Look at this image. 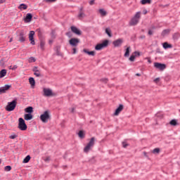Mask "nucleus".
<instances>
[{"mask_svg":"<svg viewBox=\"0 0 180 180\" xmlns=\"http://www.w3.org/2000/svg\"><path fill=\"white\" fill-rule=\"evenodd\" d=\"M18 101L16 99L13 100L11 102H8L6 106V110H7V112H13V110H15Z\"/></svg>","mask_w":180,"mask_h":180,"instance_id":"obj_1","label":"nucleus"},{"mask_svg":"<svg viewBox=\"0 0 180 180\" xmlns=\"http://www.w3.org/2000/svg\"><path fill=\"white\" fill-rule=\"evenodd\" d=\"M95 146V137H92L89 142L87 143L86 147L84 148V153H89L91 150H92V148Z\"/></svg>","mask_w":180,"mask_h":180,"instance_id":"obj_2","label":"nucleus"},{"mask_svg":"<svg viewBox=\"0 0 180 180\" xmlns=\"http://www.w3.org/2000/svg\"><path fill=\"white\" fill-rule=\"evenodd\" d=\"M18 128L21 130V131H25V130H27V125L26 124V122H25V120L22 117H20L18 119Z\"/></svg>","mask_w":180,"mask_h":180,"instance_id":"obj_3","label":"nucleus"},{"mask_svg":"<svg viewBox=\"0 0 180 180\" xmlns=\"http://www.w3.org/2000/svg\"><path fill=\"white\" fill-rule=\"evenodd\" d=\"M39 119L43 122V123H47V122H49V119H50V114H49V111L46 110L41 115Z\"/></svg>","mask_w":180,"mask_h":180,"instance_id":"obj_4","label":"nucleus"},{"mask_svg":"<svg viewBox=\"0 0 180 180\" xmlns=\"http://www.w3.org/2000/svg\"><path fill=\"white\" fill-rule=\"evenodd\" d=\"M108 44H109V41L106 39L101 44H98L95 46V50H97V51L102 50L103 49H105V47H108Z\"/></svg>","mask_w":180,"mask_h":180,"instance_id":"obj_5","label":"nucleus"},{"mask_svg":"<svg viewBox=\"0 0 180 180\" xmlns=\"http://www.w3.org/2000/svg\"><path fill=\"white\" fill-rule=\"evenodd\" d=\"M69 44H70V46L72 47H77L78 44H79V39H78V38H71L69 40Z\"/></svg>","mask_w":180,"mask_h":180,"instance_id":"obj_6","label":"nucleus"},{"mask_svg":"<svg viewBox=\"0 0 180 180\" xmlns=\"http://www.w3.org/2000/svg\"><path fill=\"white\" fill-rule=\"evenodd\" d=\"M44 96H54L56 95L53 93V91L50 89L44 88L43 89Z\"/></svg>","mask_w":180,"mask_h":180,"instance_id":"obj_7","label":"nucleus"},{"mask_svg":"<svg viewBox=\"0 0 180 180\" xmlns=\"http://www.w3.org/2000/svg\"><path fill=\"white\" fill-rule=\"evenodd\" d=\"M29 40L30 41V44L34 46L36 42L34 41V31H30L29 34Z\"/></svg>","mask_w":180,"mask_h":180,"instance_id":"obj_8","label":"nucleus"},{"mask_svg":"<svg viewBox=\"0 0 180 180\" xmlns=\"http://www.w3.org/2000/svg\"><path fill=\"white\" fill-rule=\"evenodd\" d=\"M11 87L12 85L9 84H6L4 86L0 87V95H2V94H6V91H8Z\"/></svg>","mask_w":180,"mask_h":180,"instance_id":"obj_9","label":"nucleus"},{"mask_svg":"<svg viewBox=\"0 0 180 180\" xmlns=\"http://www.w3.org/2000/svg\"><path fill=\"white\" fill-rule=\"evenodd\" d=\"M154 67L155 68H158V70H160V71H164V70H165V68H167L165 64H162V63H155Z\"/></svg>","mask_w":180,"mask_h":180,"instance_id":"obj_10","label":"nucleus"},{"mask_svg":"<svg viewBox=\"0 0 180 180\" xmlns=\"http://www.w3.org/2000/svg\"><path fill=\"white\" fill-rule=\"evenodd\" d=\"M70 30L72 32V33H75V34H77V36H81V30H79L77 27L75 26H71Z\"/></svg>","mask_w":180,"mask_h":180,"instance_id":"obj_11","label":"nucleus"},{"mask_svg":"<svg viewBox=\"0 0 180 180\" xmlns=\"http://www.w3.org/2000/svg\"><path fill=\"white\" fill-rule=\"evenodd\" d=\"M33 18V15H32V13H28L26 15V17L24 18V22L25 23H29L30 22H32V19Z\"/></svg>","mask_w":180,"mask_h":180,"instance_id":"obj_12","label":"nucleus"},{"mask_svg":"<svg viewBox=\"0 0 180 180\" xmlns=\"http://www.w3.org/2000/svg\"><path fill=\"white\" fill-rule=\"evenodd\" d=\"M123 43V39H118L112 42V44L114 47H120V46H122Z\"/></svg>","mask_w":180,"mask_h":180,"instance_id":"obj_13","label":"nucleus"},{"mask_svg":"<svg viewBox=\"0 0 180 180\" xmlns=\"http://www.w3.org/2000/svg\"><path fill=\"white\" fill-rule=\"evenodd\" d=\"M32 71H33L34 75H35V77H41V75L40 74V70L38 69L37 67H36V66L32 68Z\"/></svg>","mask_w":180,"mask_h":180,"instance_id":"obj_14","label":"nucleus"},{"mask_svg":"<svg viewBox=\"0 0 180 180\" xmlns=\"http://www.w3.org/2000/svg\"><path fill=\"white\" fill-rule=\"evenodd\" d=\"M123 105L120 104L119 107L115 110V112L114 113L115 116H119V114L120 113V112H122V110H123Z\"/></svg>","mask_w":180,"mask_h":180,"instance_id":"obj_15","label":"nucleus"},{"mask_svg":"<svg viewBox=\"0 0 180 180\" xmlns=\"http://www.w3.org/2000/svg\"><path fill=\"white\" fill-rule=\"evenodd\" d=\"M140 22V20H138L137 18H135L134 17L131 18V21L129 22V25L131 26H136L137 23Z\"/></svg>","mask_w":180,"mask_h":180,"instance_id":"obj_16","label":"nucleus"},{"mask_svg":"<svg viewBox=\"0 0 180 180\" xmlns=\"http://www.w3.org/2000/svg\"><path fill=\"white\" fill-rule=\"evenodd\" d=\"M19 41H20V43H25V41H26V37H25V33L23 32L20 33Z\"/></svg>","mask_w":180,"mask_h":180,"instance_id":"obj_17","label":"nucleus"},{"mask_svg":"<svg viewBox=\"0 0 180 180\" xmlns=\"http://www.w3.org/2000/svg\"><path fill=\"white\" fill-rule=\"evenodd\" d=\"M83 53H85V54H88V56H92L93 57L94 56H95V51H89L86 49H83Z\"/></svg>","mask_w":180,"mask_h":180,"instance_id":"obj_18","label":"nucleus"},{"mask_svg":"<svg viewBox=\"0 0 180 180\" xmlns=\"http://www.w3.org/2000/svg\"><path fill=\"white\" fill-rule=\"evenodd\" d=\"M29 82L32 86V88H34L35 85H36V81L34 80V78L33 77H30L29 78Z\"/></svg>","mask_w":180,"mask_h":180,"instance_id":"obj_19","label":"nucleus"},{"mask_svg":"<svg viewBox=\"0 0 180 180\" xmlns=\"http://www.w3.org/2000/svg\"><path fill=\"white\" fill-rule=\"evenodd\" d=\"M25 112L27 113V114H31L33 113V107L32 106H29L27 108H26L25 109Z\"/></svg>","mask_w":180,"mask_h":180,"instance_id":"obj_20","label":"nucleus"},{"mask_svg":"<svg viewBox=\"0 0 180 180\" xmlns=\"http://www.w3.org/2000/svg\"><path fill=\"white\" fill-rule=\"evenodd\" d=\"M24 119H25V120H27V121L32 120V119H33V115L25 114Z\"/></svg>","mask_w":180,"mask_h":180,"instance_id":"obj_21","label":"nucleus"},{"mask_svg":"<svg viewBox=\"0 0 180 180\" xmlns=\"http://www.w3.org/2000/svg\"><path fill=\"white\" fill-rule=\"evenodd\" d=\"M131 50V48H130V46H128L126 50H125V53L124 54V57H129V56H130V51Z\"/></svg>","mask_w":180,"mask_h":180,"instance_id":"obj_22","label":"nucleus"},{"mask_svg":"<svg viewBox=\"0 0 180 180\" xmlns=\"http://www.w3.org/2000/svg\"><path fill=\"white\" fill-rule=\"evenodd\" d=\"M39 46H40L41 50H42V51H44V46H46V41H44V40H41Z\"/></svg>","mask_w":180,"mask_h":180,"instance_id":"obj_23","label":"nucleus"},{"mask_svg":"<svg viewBox=\"0 0 180 180\" xmlns=\"http://www.w3.org/2000/svg\"><path fill=\"white\" fill-rule=\"evenodd\" d=\"M6 75V70L3 69L0 71V78H4Z\"/></svg>","mask_w":180,"mask_h":180,"instance_id":"obj_24","label":"nucleus"},{"mask_svg":"<svg viewBox=\"0 0 180 180\" xmlns=\"http://www.w3.org/2000/svg\"><path fill=\"white\" fill-rule=\"evenodd\" d=\"M60 46H57L54 49L57 56H61V52H60Z\"/></svg>","mask_w":180,"mask_h":180,"instance_id":"obj_25","label":"nucleus"},{"mask_svg":"<svg viewBox=\"0 0 180 180\" xmlns=\"http://www.w3.org/2000/svg\"><path fill=\"white\" fill-rule=\"evenodd\" d=\"M30 155H27L25 158H24V160H23V161H22V162L24 163V164H27V162H29L30 161Z\"/></svg>","mask_w":180,"mask_h":180,"instance_id":"obj_26","label":"nucleus"},{"mask_svg":"<svg viewBox=\"0 0 180 180\" xmlns=\"http://www.w3.org/2000/svg\"><path fill=\"white\" fill-rule=\"evenodd\" d=\"M98 12L102 16H106L107 15L106 11H105L103 8L99 9Z\"/></svg>","mask_w":180,"mask_h":180,"instance_id":"obj_27","label":"nucleus"},{"mask_svg":"<svg viewBox=\"0 0 180 180\" xmlns=\"http://www.w3.org/2000/svg\"><path fill=\"white\" fill-rule=\"evenodd\" d=\"M134 18H135V19H138L139 20H140V18H141V12L139 11L136 13Z\"/></svg>","mask_w":180,"mask_h":180,"instance_id":"obj_28","label":"nucleus"},{"mask_svg":"<svg viewBox=\"0 0 180 180\" xmlns=\"http://www.w3.org/2000/svg\"><path fill=\"white\" fill-rule=\"evenodd\" d=\"M170 32H171V30L169 29L165 30L162 32V36H167V34H169Z\"/></svg>","mask_w":180,"mask_h":180,"instance_id":"obj_29","label":"nucleus"},{"mask_svg":"<svg viewBox=\"0 0 180 180\" xmlns=\"http://www.w3.org/2000/svg\"><path fill=\"white\" fill-rule=\"evenodd\" d=\"M105 33L109 37H112V31L110 30V28H106Z\"/></svg>","mask_w":180,"mask_h":180,"instance_id":"obj_30","label":"nucleus"},{"mask_svg":"<svg viewBox=\"0 0 180 180\" xmlns=\"http://www.w3.org/2000/svg\"><path fill=\"white\" fill-rule=\"evenodd\" d=\"M82 9H83V8H80L81 11H80V13L79 14V19H82V18H85V13H84V12H82Z\"/></svg>","mask_w":180,"mask_h":180,"instance_id":"obj_31","label":"nucleus"},{"mask_svg":"<svg viewBox=\"0 0 180 180\" xmlns=\"http://www.w3.org/2000/svg\"><path fill=\"white\" fill-rule=\"evenodd\" d=\"M78 136L80 139H84V137H85V133L84 132V131H79L78 133Z\"/></svg>","mask_w":180,"mask_h":180,"instance_id":"obj_32","label":"nucleus"},{"mask_svg":"<svg viewBox=\"0 0 180 180\" xmlns=\"http://www.w3.org/2000/svg\"><path fill=\"white\" fill-rule=\"evenodd\" d=\"M180 37V34L176 32L173 34V39L174 40H178V39Z\"/></svg>","mask_w":180,"mask_h":180,"instance_id":"obj_33","label":"nucleus"},{"mask_svg":"<svg viewBox=\"0 0 180 180\" xmlns=\"http://www.w3.org/2000/svg\"><path fill=\"white\" fill-rule=\"evenodd\" d=\"M169 124H171V126H176L178 122H176V120H172L170 121Z\"/></svg>","mask_w":180,"mask_h":180,"instance_id":"obj_34","label":"nucleus"},{"mask_svg":"<svg viewBox=\"0 0 180 180\" xmlns=\"http://www.w3.org/2000/svg\"><path fill=\"white\" fill-rule=\"evenodd\" d=\"M141 4L146 5V4H151V0H141Z\"/></svg>","mask_w":180,"mask_h":180,"instance_id":"obj_35","label":"nucleus"},{"mask_svg":"<svg viewBox=\"0 0 180 180\" xmlns=\"http://www.w3.org/2000/svg\"><path fill=\"white\" fill-rule=\"evenodd\" d=\"M20 9H27V6L25 4H21L19 6Z\"/></svg>","mask_w":180,"mask_h":180,"instance_id":"obj_36","label":"nucleus"},{"mask_svg":"<svg viewBox=\"0 0 180 180\" xmlns=\"http://www.w3.org/2000/svg\"><path fill=\"white\" fill-rule=\"evenodd\" d=\"M12 169V167L8 165V166H6L4 167V171H6V172H9V171H11Z\"/></svg>","mask_w":180,"mask_h":180,"instance_id":"obj_37","label":"nucleus"},{"mask_svg":"<svg viewBox=\"0 0 180 180\" xmlns=\"http://www.w3.org/2000/svg\"><path fill=\"white\" fill-rule=\"evenodd\" d=\"M152 153L153 154H159L160 153V148H156L153 149Z\"/></svg>","mask_w":180,"mask_h":180,"instance_id":"obj_38","label":"nucleus"},{"mask_svg":"<svg viewBox=\"0 0 180 180\" xmlns=\"http://www.w3.org/2000/svg\"><path fill=\"white\" fill-rule=\"evenodd\" d=\"M163 47H164L165 49H170L171 44H169L168 43L165 42V43L163 44Z\"/></svg>","mask_w":180,"mask_h":180,"instance_id":"obj_39","label":"nucleus"},{"mask_svg":"<svg viewBox=\"0 0 180 180\" xmlns=\"http://www.w3.org/2000/svg\"><path fill=\"white\" fill-rule=\"evenodd\" d=\"M28 63H36V59L34 57H30L28 60Z\"/></svg>","mask_w":180,"mask_h":180,"instance_id":"obj_40","label":"nucleus"},{"mask_svg":"<svg viewBox=\"0 0 180 180\" xmlns=\"http://www.w3.org/2000/svg\"><path fill=\"white\" fill-rule=\"evenodd\" d=\"M134 60H136V56H134V54L132 53V55L130 56L129 58V61H134Z\"/></svg>","mask_w":180,"mask_h":180,"instance_id":"obj_41","label":"nucleus"},{"mask_svg":"<svg viewBox=\"0 0 180 180\" xmlns=\"http://www.w3.org/2000/svg\"><path fill=\"white\" fill-rule=\"evenodd\" d=\"M44 2H46L47 4H51V2H56L57 0H44Z\"/></svg>","mask_w":180,"mask_h":180,"instance_id":"obj_42","label":"nucleus"},{"mask_svg":"<svg viewBox=\"0 0 180 180\" xmlns=\"http://www.w3.org/2000/svg\"><path fill=\"white\" fill-rule=\"evenodd\" d=\"M132 54H134V56H135V57H137V56H140V52H139V51H135Z\"/></svg>","mask_w":180,"mask_h":180,"instance_id":"obj_43","label":"nucleus"},{"mask_svg":"<svg viewBox=\"0 0 180 180\" xmlns=\"http://www.w3.org/2000/svg\"><path fill=\"white\" fill-rule=\"evenodd\" d=\"M101 82H104L105 84L108 83V79L107 78H103L101 79Z\"/></svg>","mask_w":180,"mask_h":180,"instance_id":"obj_44","label":"nucleus"},{"mask_svg":"<svg viewBox=\"0 0 180 180\" xmlns=\"http://www.w3.org/2000/svg\"><path fill=\"white\" fill-rule=\"evenodd\" d=\"M18 137L17 135H11L10 136V139H11V140H14V139H16Z\"/></svg>","mask_w":180,"mask_h":180,"instance_id":"obj_45","label":"nucleus"},{"mask_svg":"<svg viewBox=\"0 0 180 180\" xmlns=\"http://www.w3.org/2000/svg\"><path fill=\"white\" fill-rule=\"evenodd\" d=\"M72 54H77V47H73L72 48Z\"/></svg>","mask_w":180,"mask_h":180,"instance_id":"obj_46","label":"nucleus"},{"mask_svg":"<svg viewBox=\"0 0 180 180\" xmlns=\"http://www.w3.org/2000/svg\"><path fill=\"white\" fill-rule=\"evenodd\" d=\"M127 146H129V144H127L126 142H122V147H124V148H126Z\"/></svg>","mask_w":180,"mask_h":180,"instance_id":"obj_47","label":"nucleus"},{"mask_svg":"<svg viewBox=\"0 0 180 180\" xmlns=\"http://www.w3.org/2000/svg\"><path fill=\"white\" fill-rule=\"evenodd\" d=\"M153 81L155 82V84H158V82H160V77L155 79Z\"/></svg>","mask_w":180,"mask_h":180,"instance_id":"obj_48","label":"nucleus"},{"mask_svg":"<svg viewBox=\"0 0 180 180\" xmlns=\"http://www.w3.org/2000/svg\"><path fill=\"white\" fill-rule=\"evenodd\" d=\"M89 5L92 6V5H95V0H91L89 1Z\"/></svg>","mask_w":180,"mask_h":180,"instance_id":"obj_49","label":"nucleus"},{"mask_svg":"<svg viewBox=\"0 0 180 180\" xmlns=\"http://www.w3.org/2000/svg\"><path fill=\"white\" fill-rule=\"evenodd\" d=\"M18 69V65H13V67L12 68L13 70H17Z\"/></svg>","mask_w":180,"mask_h":180,"instance_id":"obj_50","label":"nucleus"},{"mask_svg":"<svg viewBox=\"0 0 180 180\" xmlns=\"http://www.w3.org/2000/svg\"><path fill=\"white\" fill-rule=\"evenodd\" d=\"M53 39H49V44H50L51 46V44H53Z\"/></svg>","mask_w":180,"mask_h":180,"instance_id":"obj_51","label":"nucleus"},{"mask_svg":"<svg viewBox=\"0 0 180 180\" xmlns=\"http://www.w3.org/2000/svg\"><path fill=\"white\" fill-rule=\"evenodd\" d=\"M153 30H149V31H148V34H149L150 36H151V34H153Z\"/></svg>","mask_w":180,"mask_h":180,"instance_id":"obj_52","label":"nucleus"},{"mask_svg":"<svg viewBox=\"0 0 180 180\" xmlns=\"http://www.w3.org/2000/svg\"><path fill=\"white\" fill-rule=\"evenodd\" d=\"M70 112L72 113H74V112H75V108H72L71 110H70Z\"/></svg>","mask_w":180,"mask_h":180,"instance_id":"obj_53","label":"nucleus"},{"mask_svg":"<svg viewBox=\"0 0 180 180\" xmlns=\"http://www.w3.org/2000/svg\"><path fill=\"white\" fill-rule=\"evenodd\" d=\"M51 158L50 157H47L46 158H45L44 161L47 162V161H50Z\"/></svg>","mask_w":180,"mask_h":180,"instance_id":"obj_54","label":"nucleus"},{"mask_svg":"<svg viewBox=\"0 0 180 180\" xmlns=\"http://www.w3.org/2000/svg\"><path fill=\"white\" fill-rule=\"evenodd\" d=\"M5 2H6V0H0V4H5Z\"/></svg>","mask_w":180,"mask_h":180,"instance_id":"obj_55","label":"nucleus"},{"mask_svg":"<svg viewBox=\"0 0 180 180\" xmlns=\"http://www.w3.org/2000/svg\"><path fill=\"white\" fill-rule=\"evenodd\" d=\"M51 37L52 39H56V37L54 36V32H51Z\"/></svg>","mask_w":180,"mask_h":180,"instance_id":"obj_56","label":"nucleus"},{"mask_svg":"<svg viewBox=\"0 0 180 180\" xmlns=\"http://www.w3.org/2000/svg\"><path fill=\"white\" fill-rule=\"evenodd\" d=\"M143 15H147V10H143Z\"/></svg>","mask_w":180,"mask_h":180,"instance_id":"obj_57","label":"nucleus"},{"mask_svg":"<svg viewBox=\"0 0 180 180\" xmlns=\"http://www.w3.org/2000/svg\"><path fill=\"white\" fill-rule=\"evenodd\" d=\"M148 60V63H149V64H151V60L149 58H147Z\"/></svg>","mask_w":180,"mask_h":180,"instance_id":"obj_58","label":"nucleus"},{"mask_svg":"<svg viewBox=\"0 0 180 180\" xmlns=\"http://www.w3.org/2000/svg\"><path fill=\"white\" fill-rule=\"evenodd\" d=\"M136 77H141V75L139 73H136Z\"/></svg>","mask_w":180,"mask_h":180,"instance_id":"obj_59","label":"nucleus"},{"mask_svg":"<svg viewBox=\"0 0 180 180\" xmlns=\"http://www.w3.org/2000/svg\"><path fill=\"white\" fill-rule=\"evenodd\" d=\"M2 163V160L0 159V165Z\"/></svg>","mask_w":180,"mask_h":180,"instance_id":"obj_60","label":"nucleus"},{"mask_svg":"<svg viewBox=\"0 0 180 180\" xmlns=\"http://www.w3.org/2000/svg\"><path fill=\"white\" fill-rule=\"evenodd\" d=\"M65 34H66V36H68V32H66Z\"/></svg>","mask_w":180,"mask_h":180,"instance_id":"obj_61","label":"nucleus"},{"mask_svg":"<svg viewBox=\"0 0 180 180\" xmlns=\"http://www.w3.org/2000/svg\"><path fill=\"white\" fill-rule=\"evenodd\" d=\"M10 41V43H11V42H12V38L10 39V41Z\"/></svg>","mask_w":180,"mask_h":180,"instance_id":"obj_62","label":"nucleus"},{"mask_svg":"<svg viewBox=\"0 0 180 180\" xmlns=\"http://www.w3.org/2000/svg\"><path fill=\"white\" fill-rule=\"evenodd\" d=\"M1 61H4V59H1Z\"/></svg>","mask_w":180,"mask_h":180,"instance_id":"obj_63","label":"nucleus"}]
</instances>
